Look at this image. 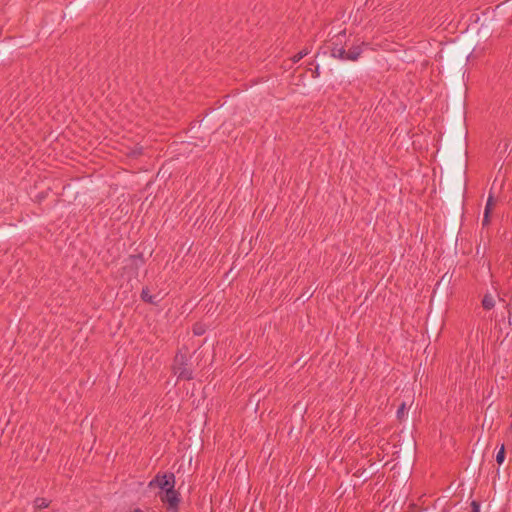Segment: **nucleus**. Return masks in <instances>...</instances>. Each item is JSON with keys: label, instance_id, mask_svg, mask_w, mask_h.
<instances>
[{"label": "nucleus", "instance_id": "nucleus-14", "mask_svg": "<svg viewBox=\"0 0 512 512\" xmlns=\"http://www.w3.org/2000/svg\"><path fill=\"white\" fill-rule=\"evenodd\" d=\"M491 223V217H487V215H483V219H482V226L483 227H488Z\"/></svg>", "mask_w": 512, "mask_h": 512}, {"label": "nucleus", "instance_id": "nucleus-1", "mask_svg": "<svg viewBox=\"0 0 512 512\" xmlns=\"http://www.w3.org/2000/svg\"><path fill=\"white\" fill-rule=\"evenodd\" d=\"M174 373L178 376L179 379L182 380H191L193 379L192 370L187 367V358L186 355L177 353L174 358Z\"/></svg>", "mask_w": 512, "mask_h": 512}, {"label": "nucleus", "instance_id": "nucleus-12", "mask_svg": "<svg viewBox=\"0 0 512 512\" xmlns=\"http://www.w3.org/2000/svg\"><path fill=\"white\" fill-rule=\"evenodd\" d=\"M495 206V199L493 197V195L490 193L488 199H487V202H486V205H485V208H494Z\"/></svg>", "mask_w": 512, "mask_h": 512}, {"label": "nucleus", "instance_id": "nucleus-8", "mask_svg": "<svg viewBox=\"0 0 512 512\" xmlns=\"http://www.w3.org/2000/svg\"><path fill=\"white\" fill-rule=\"evenodd\" d=\"M50 501L43 497H37L34 500V508L35 510H42L44 508H47L49 506Z\"/></svg>", "mask_w": 512, "mask_h": 512}, {"label": "nucleus", "instance_id": "nucleus-15", "mask_svg": "<svg viewBox=\"0 0 512 512\" xmlns=\"http://www.w3.org/2000/svg\"><path fill=\"white\" fill-rule=\"evenodd\" d=\"M375 473L374 469H371L370 471H367V469H364L361 473V475L365 477H371Z\"/></svg>", "mask_w": 512, "mask_h": 512}, {"label": "nucleus", "instance_id": "nucleus-10", "mask_svg": "<svg viewBox=\"0 0 512 512\" xmlns=\"http://www.w3.org/2000/svg\"><path fill=\"white\" fill-rule=\"evenodd\" d=\"M504 460H505V449H504V446L502 445L500 450L497 452L496 461L498 464H502L504 462Z\"/></svg>", "mask_w": 512, "mask_h": 512}, {"label": "nucleus", "instance_id": "nucleus-9", "mask_svg": "<svg viewBox=\"0 0 512 512\" xmlns=\"http://www.w3.org/2000/svg\"><path fill=\"white\" fill-rule=\"evenodd\" d=\"M309 53V51L307 49H303L301 50L300 52H298L297 54H295L293 57H292V61L293 63H297L299 62L302 58H304L307 54Z\"/></svg>", "mask_w": 512, "mask_h": 512}, {"label": "nucleus", "instance_id": "nucleus-18", "mask_svg": "<svg viewBox=\"0 0 512 512\" xmlns=\"http://www.w3.org/2000/svg\"><path fill=\"white\" fill-rule=\"evenodd\" d=\"M133 258H134V259H137V258H138V259H140L141 261L143 260L142 255L133 256Z\"/></svg>", "mask_w": 512, "mask_h": 512}, {"label": "nucleus", "instance_id": "nucleus-19", "mask_svg": "<svg viewBox=\"0 0 512 512\" xmlns=\"http://www.w3.org/2000/svg\"><path fill=\"white\" fill-rule=\"evenodd\" d=\"M131 512H143V511H142L141 509H139V508H136V509H134V510H133V511H131Z\"/></svg>", "mask_w": 512, "mask_h": 512}, {"label": "nucleus", "instance_id": "nucleus-11", "mask_svg": "<svg viewBox=\"0 0 512 512\" xmlns=\"http://www.w3.org/2000/svg\"><path fill=\"white\" fill-rule=\"evenodd\" d=\"M406 404L403 402L397 409V419L402 421L405 414Z\"/></svg>", "mask_w": 512, "mask_h": 512}, {"label": "nucleus", "instance_id": "nucleus-2", "mask_svg": "<svg viewBox=\"0 0 512 512\" xmlns=\"http://www.w3.org/2000/svg\"><path fill=\"white\" fill-rule=\"evenodd\" d=\"M175 475L172 472L161 473L158 472L155 477L149 482V487H158L162 491L175 487Z\"/></svg>", "mask_w": 512, "mask_h": 512}, {"label": "nucleus", "instance_id": "nucleus-6", "mask_svg": "<svg viewBox=\"0 0 512 512\" xmlns=\"http://www.w3.org/2000/svg\"><path fill=\"white\" fill-rule=\"evenodd\" d=\"M348 58L351 61H356L362 53V45H354L348 51Z\"/></svg>", "mask_w": 512, "mask_h": 512}, {"label": "nucleus", "instance_id": "nucleus-17", "mask_svg": "<svg viewBox=\"0 0 512 512\" xmlns=\"http://www.w3.org/2000/svg\"><path fill=\"white\" fill-rule=\"evenodd\" d=\"M492 211H493L492 208H485L484 215H487V217H491Z\"/></svg>", "mask_w": 512, "mask_h": 512}, {"label": "nucleus", "instance_id": "nucleus-7", "mask_svg": "<svg viewBox=\"0 0 512 512\" xmlns=\"http://www.w3.org/2000/svg\"><path fill=\"white\" fill-rule=\"evenodd\" d=\"M140 296H141L142 301L149 303V304H156L155 296H152L150 294V291L147 287L142 289Z\"/></svg>", "mask_w": 512, "mask_h": 512}, {"label": "nucleus", "instance_id": "nucleus-13", "mask_svg": "<svg viewBox=\"0 0 512 512\" xmlns=\"http://www.w3.org/2000/svg\"><path fill=\"white\" fill-rule=\"evenodd\" d=\"M471 512H480V503L476 500H473L470 504Z\"/></svg>", "mask_w": 512, "mask_h": 512}, {"label": "nucleus", "instance_id": "nucleus-16", "mask_svg": "<svg viewBox=\"0 0 512 512\" xmlns=\"http://www.w3.org/2000/svg\"><path fill=\"white\" fill-rule=\"evenodd\" d=\"M319 74H320V73H319V66L317 65V66L315 67L314 71H313L312 77H313V78H316V77H318V76H319Z\"/></svg>", "mask_w": 512, "mask_h": 512}, {"label": "nucleus", "instance_id": "nucleus-4", "mask_svg": "<svg viewBox=\"0 0 512 512\" xmlns=\"http://www.w3.org/2000/svg\"><path fill=\"white\" fill-rule=\"evenodd\" d=\"M331 56L340 60H349L348 53L344 47L339 46V43L332 42Z\"/></svg>", "mask_w": 512, "mask_h": 512}, {"label": "nucleus", "instance_id": "nucleus-5", "mask_svg": "<svg viewBox=\"0 0 512 512\" xmlns=\"http://www.w3.org/2000/svg\"><path fill=\"white\" fill-rule=\"evenodd\" d=\"M482 307L485 309V310H491L494 308L495 306V299L493 297L492 294L490 293H486L484 296H483V299H482Z\"/></svg>", "mask_w": 512, "mask_h": 512}, {"label": "nucleus", "instance_id": "nucleus-3", "mask_svg": "<svg viewBox=\"0 0 512 512\" xmlns=\"http://www.w3.org/2000/svg\"><path fill=\"white\" fill-rule=\"evenodd\" d=\"M159 498L167 504L168 510L177 512L179 510L180 494L173 488L163 490L159 493Z\"/></svg>", "mask_w": 512, "mask_h": 512}]
</instances>
